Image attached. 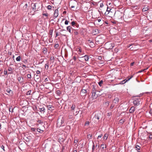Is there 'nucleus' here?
<instances>
[{"mask_svg": "<svg viewBox=\"0 0 152 152\" xmlns=\"http://www.w3.org/2000/svg\"><path fill=\"white\" fill-rule=\"evenodd\" d=\"M42 4L41 3H36L31 4V6L33 11L35 10H37V11L40 10L42 8Z\"/></svg>", "mask_w": 152, "mask_h": 152, "instance_id": "nucleus-1", "label": "nucleus"}, {"mask_svg": "<svg viewBox=\"0 0 152 152\" xmlns=\"http://www.w3.org/2000/svg\"><path fill=\"white\" fill-rule=\"evenodd\" d=\"M64 119L61 116L59 117L57 120V125L58 127L63 126L65 125L64 123Z\"/></svg>", "mask_w": 152, "mask_h": 152, "instance_id": "nucleus-2", "label": "nucleus"}, {"mask_svg": "<svg viewBox=\"0 0 152 152\" xmlns=\"http://www.w3.org/2000/svg\"><path fill=\"white\" fill-rule=\"evenodd\" d=\"M54 107L52 105V103H50L48 105V113H53L54 112Z\"/></svg>", "mask_w": 152, "mask_h": 152, "instance_id": "nucleus-3", "label": "nucleus"}, {"mask_svg": "<svg viewBox=\"0 0 152 152\" xmlns=\"http://www.w3.org/2000/svg\"><path fill=\"white\" fill-rule=\"evenodd\" d=\"M96 42L99 44H102L104 42V40L99 36L96 38Z\"/></svg>", "mask_w": 152, "mask_h": 152, "instance_id": "nucleus-4", "label": "nucleus"}, {"mask_svg": "<svg viewBox=\"0 0 152 152\" xmlns=\"http://www.w3.org/2000/svg\"><path fill=\"white\" fill-rule=\"evenodd\" d=\"M30 4L28 3H25V5L23 6L22 10L25 12L28 11V9L29 7Z\"/></svg>", "mask_w": 152, "mask_h": 152, "instance_id": "nucleus-5", "label": "nucleus"}, {"mask_svg": "<svg viewBox=\"0 0 152 152\" xmlns=\"http://www.w3.org/2000/svg\"><path fill=\"white\" fill-rule=\"evenodd\" d=\"M140 99H136L133 101L134 104L135 106H138L140 104Z\"/></svg>", "mask_w": 152, "mask_h": 152, "instance_id": "nucleus-6", "label": "nucleus"}, {"mask_svg": "<svg viewBox=\"0 0 152 152\" xmlns=\"http://www.w3.org/2000/svg\"><path fill=\"white\" fill-rule=\"evenodd\" d=\"M133 77V76H132L131 77H128L126 79H124L123 80V81H121L120 83V84H123L125 83L127 81L131 79L132 77Z\"/></svg>", "mask_w": 152, "mask_h": 152, "instance_id": "nucleus-7", "label": "nucleus"}, {"mask_svg": "<svg viewBox=\"0 0 152 152\" xmlns=\"http://www.w3.org/2000/svg\"><path fill=\"white\" fill-rule=\"evenodd\" d=\"M119 101V99L118 97L115 98L113 102V103L115 104H117Z\"/></svg>", "mask_w": 152, "mask_h": 152, "instance_id": "nucleus-8", "label": "nucleus"}, {"mask_svg": "<svg viewBox=\"0 0 152 152\" xmlns=\"http://www.w3.org/2000/svg\"><path fill=\"white\" fill-rule=\"evenodd\" d=\"M96 92H92V98L93 99H96V98L98 96L97 94H96Z\"/></svg>", "mask_w": 152, "mask_h": 152, "instance_id": "nucleus-9", "label": "nucleus"}, {"mask_svg": "<svg viewBox=\"0 0 152 152\" xmlns=\"http://www.w3.org/2000/svg\"><path fill=\"white\" fill-rule=\"evenodd\" d=\"M54 18H55L57 17L58 15V10H56L54 12Z\"/></svg>", "mask_w": 152, "mask_h": 152, "instance_id": "nucleus-10", "label": "nucleus"}, {"mask_svg": "<svg viewBox=\"0 0 152 152\" xmlns=\"http://www.w3.org/2000/svg\"><path fill=\"white\" fill-rule=\"evenodd\" d=\"M71 24L72 26L73 27H75V26H76L77 28H78V25L75 22L73 21L71 23Z\"/></svg>", "mask_w": 152, "mask_h": 152, "instance_id": "nucleus-11", "label": "nucleus"}, {"mask_svg": "<svg viewBox=\"0 0 152 152\" xmlns=\"http://www.w3.org/2000/svg\"><path fill=\"white\" fill-rule=\"evenodd\" d=\"M108 49H113V47H114V45L112 43H110L108 45Z\"/></svg>", "mask_w": 152, "mask_h": 152, "instance_id": "nucleus-12", "label": "nucleus"}, {"mask_svg": "<svg viewBox=\"0 0 152 152\" xmlns=\"http://www.w3.org/2000/svg\"><path fill=\"white\" fill-rule=\"evenodd\" d=\"M135 110V108L134 107H132L130 109L129 111L130 113H133Z\"/></svg>", "mask_w": 152, "mask_h": 152, "instance_id": "nucleus-13", "label": "nucleus"}, {"mask_svg": "<svg viewBox=\"0 0 152 152\" xmlns=\"http://www.w3.org/2000/svg\"><path fill=\"white\" fill-rule=\"evenodd\" d=\"M72 29L73 30L74 29V28H72V27L70 26H67L66 28L67 30L68 31L69 33H71V29Z\"/></svg>", "mask_w": 152, "mask_h": 152, "instance_id": "nucleus-14", "label": "nucleus"}, {"mask_svg": "<svg viewBox=\"0 0 152 152\" xmlns=\"http://www.w3.org/2000/svg\"><path fill=\"white\" fill-rule=\"evenodd\" d=\"M40 77V76L38 75H34V78L35 79H36V80H35L36 81H38Z\"/></svg>", "mask_w": 152, "mask_h": 152, "instance_id": "nucleus-15", "label": "nucleus"}, {"mask_svg": "<svg viewBox=\"0 0 152 152\" xmlns=\"http://www.w3.org/2000/svg\"><path fill=\"white\" fill-rule=\"evenodd\" d=\"M82 58H83L86 61H88L89 59V57L87 55H85L83 56Z\"/></svg>", "mask_w": 152, "mask_h": 152, "instance_id": "nucleus-16", "label": "nucleus"}, {"mask_svg": "<svg viewBox=\"0 0 152 152\" xmlns=\"http://www.w3.org/2000/svg\"><path fill=\"white\" fill-rule=\"evenodd\" d=\"M135 148L136 150L137 151V152H140V151H138V150H140V147L138 145H135Z\"/></svg>", "mask_w": 152, "mask_h": 152, "instance_id": "nucleus-17", "label": "nucleus"}, {"mask_svg": "<svg viewBox=\"0 0 152 152\" xmlns=\"http://www.w3.org/2000/svg\"><path fill=\"white\" fill-rule=\"evenodd\" d=\"M108 134L107 133H106L104 135V140H106L107 139L108 137Z\"/></svg>", "mask_w": 152, "mask_h": 152, "instance_id": "nucleus-18", "label": "nucleus"}, {"mask_svg": "<svg viewBox=\"0 0 152 152\" xmlns=\"http://www.w3.org/2000/svg\"><path fill=\"white\" fill-rule=\"evenodd\" d=\"M9 110L10 112H11L12 113L13 112V109L12 108V106H10L9 108Z\"/></svg>", "mask_w": 152, "mask_h": 152, "instance_id": "nucleus-19", "label": "nucleus"}, {"mask_svg": "<svg viewBox=\"0 0 152 152\" xmlns=\"http://www.w3.org/2000/svg\"><path fill=\"white\" fill-rule=\"evenodd\" d=\"M6 91L7 93H11L12 94L13 93V91L9 88H7L6 90Z\"/></svg>", "mask_w": 152, "mask_h": 152, "instance_id": "nucleus-20", "label": "nucleus"}, {"mask_svg": "<svg viewBox=\"0 0 152 152\" xmlns=\"http://www.w3.org/2000/svg\"><path fill=\"white\" fill-rule=\"evenodd\" d=\"M54 57L53 56H51L50 58V61L51 63H53L54 61Z\"/></svg>", "mask_w": 152, "mask_h": 152, "instance_id": "nucleus-21", "label": "nucleus"}, {"mask_svg": "<svg viewBox=\"0 0 152 152\" xmlns=\"http://www.w3.org/2000/svg\"><path fill=\"white\" fill-rule=\"evenodd\" d=\"M42 51L44 54H46L47 51V48H44Z\"/></svg>", "mask_w": 152, "mask_h": 152, "instance_id": "nucleus-22", "label": "nucleus"}, {"mask_svg": "<svg viewBox=\"0 0 152 152\" xmlns=\"http://www.w3.org/2000/svg\"><path fill=\"white\" fill-rule=\"evenodd\" d=\"M94 118L95 120L97 119V120H98L99 119V118L97 114H95L94 116Z\"/></svg>", "mask_w": 152, "mask_h": 152, "instance_id": "nucleus-23", "label": "nucleus"}, {"mask_svg": "<svg viewBox=\"0 0 152 152\" xmlns=\"http://www.w3.org/2000/svg\"><path fill=\"white\" fill-rule=\"evenodd\" d=\"M8 70L9 71L11 72L10 73V74H11L12 73V67H9L8 68Z\"/></svg>", "mask_w": 152, "mask_h": 152, "instance_id": "nucleus-24", "label": "nucleus"}, {"mask_svg": "<svg viewBox=\"0 0 152 152\" xmlns=\"http://www.w3.org/2000/svg\"><path fill=\"white\" fill-rule=\"evenodd\" d=\"M75 108V104H73L71 107V109L72 110H74Z\"/></svg>", "mask_w": 152, "mask_h": 152, "instance_id": "nucleus-25", "label": "nucleus"}, {"mask_svg": "<svg viewBox=\"0 0 152 152\" xmlns=\"http://www.w3.org/2000/svg\"><path fill=\"white\" fill-rule=\"evenodd\" d=\"M48 81V79H47V78H46L45 79V81H44L43 83V84H44V86H45V85H47V83L46 82V81Z\"/></svg>", "mask_w": 152, "mask_h": 152, "instance_id": "nucleus-26", "label": "nucleus"}, {"mask_svg": "<svg viewBox=\"0 0 152 152\" xmlns=\"http://www.w3.org/2000/svg\"><path fill=\"white\" fill-rule=\"evenodd\" d=\"M31 130L32 132H36L37 131V129H35L34 128H31Z\"/></svg>", "mask_w": 152, "mask_h": 152, "instance_id": "nucleus-27", "label": "nucleus"}, {"mask_svg": "<svg viewBox=\"0 0 152 152\" xmlns=\"http://www.w3.org/2000/svg\"><path fill=\"white\" fill-rule=\"evenodd\" d=\"M16 60L18 61H20V57L19 56L17 57L16 58Z\"/></svg>", "mask_w": 152, "mask_h": 152, "instance_id": "nucleus-28", "label": "nucleus"}, {"mask_svg": "<svg viewBox=\"0 0 152 152\" xmlns=\"http://www.w3.org/2000/svg\"><path fill=\"white\" fill-rule=\"evenodd\" d=\"M73 30H74V31H73V34L75 35H77L78 34V32L75 31V30H77V29L74 28Z\"/></svg>", "mask_w": 152, "mask_h": 152, "instance_id": "nucleus-29", "label": "nucleus"}, {"mask_svg": "<svg viewBox=\"0 0 152 152\" xmlns=\"http://www.w3.org/2000/svg\"><path fill=\"white\" fill-rule=\"evenodd\" d=\"M95 148V146L94 144V143H93V145L92 147V152H94Z\"/></svg>", "mask_w": 152, "mask_h": 152, "instance_id": "nucleus-30", "label": "nucleus"}, {"mask_svg": "<svg viewBox=\"0 0 152 152\" xmlns=\"http://www.w3.org/2000/svg\"><path fill=\"white\" fill-rule=\"evenodd\" d=\"M93 86V87L92 88V92H96V89H95V87L94 86Z\"/></svg>", "mask_w": 152, "mask_h": 152, "instance_id": "nucleus-31", "label": "nucleus"}, {"mask_svg": "<svg viewBox=\"0 0 152 152\" xmlns=\"http://www.w3.org/2000/svg\"><path fill=\"white\" fill-rule=\"evenodd\" d=\"M148 8H144L142 9V10L143 12H145L147 11L148 10Z\"/></svg>", "mask_w": 152, "mask_h": 152, "instance_id": "nucleus-32", "label": "nucleus"}, {"mask_svg": "<svg viewBox=\"0 0 152 152\" xmlns=\"http://www.w3.org/2000/svg\"><path fill=\"white\" fill-rule=\"evenodd\" d=\"M31 90H29L28 91H27V92L26 93V94L27 95H30L31 94Z\"/></svg>", "mask_w": 152, "mask_h": 152, "instance_id": "nucleus-33", "label": "nucleus"}, {"mask_svg": "<svg viewBox=\"0 0 152 152\" xmlns=\"http://www.w3.org/2000/svg\"><path fill=\"white\" fill-rule=\"evenodd\" d=\"M96 58H97L99 60H101L102 59V58L101 56H97Z\"/></svg>", "mask_w": 152, "mask_h": 152, "instance_id": "nucleus-34", "label": "nucleus"}, {"mask_svg": "<svg viewBox=\"0 0 152 152\" xmlns=\"http://www.w3.org/2000/svg\"><path fill=\"white\" fill-rule=\"evenodd\" d=\"M103 81L102 80H101L99 83V86H101L102 84L103 83Z\"/></svg>", "mask_w": 152, "mask_h": 152, "instance_id": "nucleus-35", "label": "nucleus"}, {"mask_svg": "<svg viewBox=\"0 0 152 152\" xmlns=\"http://www.w3.org/2000/svg\"><path fill=\"white\" fill-rule=\"evenodd\" d=\"M78 142V141L77 140H75L74 141V143H76V144H75V146H77V145H77V143Z\"/></svg>", "mask_w": 152, "mask_h": 152, "instance_id": "nucleus-36", "label": "nucleus"}, {"mask_svg": "<svg viewBox=\"0 0 152 152\" xmlns=\"http://www.w3.org/2000/svg\"><path fill=\"white\" fill-rule=\"evenodd\" d=\"M101 147H102V149H104V148H106V145H104L103 144H102L101 145Z\"/></svg>", "mask_w": 152, "mask_h": 152, "instance_id": "nucleus-37", "label": "nucleus"}, {"mask_svg": "<svg viewBox=\"0 0 152 152\" xmlns=\"http://www.w3.org/2000/svg\"><path fill=\"white\" fill-rule=\"evenodd\" d=\"M53 29H52L50 30V31H49V33H50V35H52V33H53Z\"/></svg>", "mask_w": 152, "mask_h": 152, "instance_id": "nucleus-38", "label": "nucleus"}, {"mask_svg": "<svg viewBox=\"0 0 152 152\" xmlns=\"http://www.w3.org/2000/svg\"><path fill=\"white\" fill-rule=\"evenodd\" d=\"M27 77L28 78L30 79L31 78V74H28L27 75Z\"/></svg>", "mask_w": 152, "mask_h": 152, "instance_id": "nucleus-39", "label": "nucleus"}, {"mask_svg": "<svg viewBox=\"0 0 152 152\" xmlns=\"http://www.w3.org/2000/svg\"><path fill=\"white\" fill-rule=\"evenodd\" d=\"M82 92L83 93H86L87 92V91L86 90L83 89L82 90Z\"/></svg>", "mask_w": 152, "mask_h": 152, "instance_id": "nucleus-40", "label": "nucleus"}, {"mask_svg": "<svg viewBox=\"0 0 152 152\" xmlns=\"http://www.w3.org/2000/svg\"><path fill=\"white\" fill-rule=\"evenodd\" d=\"M89 122L88 121H86L85 124V126H88L89 125Z\"/></svg>", "mask_w": 152, "mask_h": 152, "instance_id": "nucleus-41", "label": "nucleus"}, {"mask_svg": "<svg viewBox=\"0 0 152 152\" xmlns=\"http://www.w3.org/2000/svg\"><path fill=\"white\" fill-rule=\"evenodd\" d=\"M92 136V134H88L87 136V138L90 139L91 138Z\"/></svg>", "mask_w": 152, "mask_h": 152, "instance_id": "nucleus-42", "label": "nucleus"}, {"mask_svg": "<svg viewBox=\"0 0 152 152\" xmlns=\"http://www.w3.org/2000/svg\"><path fill=\"white\" fill-rule=\"evenodd\" d=\"M45 109L44 107H42L41 108L39 109L40 111L41 112L42 111H44V110H45Z\"/></svg>", "mask_w": 152, "mask_h": 152, "instance_id": "nucleus-43", "label": "nucleus"}, {"mask_svg": "<svg viewBox=\"0 0 152 152\" xmlns=\"http://www.w3.org/2000/svg\"><path fill=\"white\" fill-rule=\"evenodd\" d=\"M115 105V104H114L113 103L111 105L110 107V109H113V107H114V106Z\"/></svg>", "mask_w": 152, "mask_h": 152, "instance_id": "nucleus-44", "label": "nucleus"}, {"mask_svg": "<svg viewBox=\"0 0 152 152\" xmlns=\"http://www.w3.org/2000/svg\"><path fill=\"white\" fill-rule=\"evenodd\" d=\"M69 23V21L66 20L65 21L64 23L65 25H67Z\"/></svg>", "mask_w": 152, "mask_h": 152, "instance_id": "nucleus-45", "label": "nucleus"}, {"mask_svg": "<svg viewBox=\"0 0 152 152\" xmlns=\"http://www.w3.org/2000/svg\"><path fill=\"white\" fill-rule=\"evenodd\" d=\"M37 131L39 132H41L40 131H42V132H43V131L41 130L40 129H37Z\"/></svg>", "mask_w": 152, "mask_h": 152, "instance_id": "nucleus-46", "label": "nucleus"}, {"mask_svg": "<svg viewBox=\"0 0 152 152\" xmlns=\"http://www.w3.org/2000/svg\"><path fill=\"white\" fill-rule=\"evenodd\" d=\"M21 78L22 79H23L22 77H18V81H20L21 80Z\"/></svg>", "mask_w": 152, "mask_h": 152, "instance_id": "nucleus-47", "label": "nucleus"}, {"mask_svg": "<svg viewBox=\"0 0 152 152\" xmlns=\"http://www.w3.org/2000/svg\"><path fill=\"white\" fill-rule=\"evenodd\" d=\"M42 15H45L46 17H48V13H43L42 14Z\"/></svg>", "mask_w": 152, "mask_h": 152, "instance_id": "nucleus-48", "label": "nucleus"}, {"mask_svg": "<svg viewBox=\"0 0 152 152\" xmlns=\"http://www.w3.org/2000/svg\"><path fill=\"white\" fill-rule=\"evenodd\" d=\"M124 122V121L123 120H121L119 121V123L121 124H123Z\"/></svg>", "mask_w": 152, "mask_h": 152, "instance_id": "nucleus-49", "label": "nucleus"}, {"mask_svg": "<svg viewBox=\"0 0 152 152\" xmlns=\"http://www.w3.org/2000/svg\"><path fill=\"white\" fill-rule=\"evenodd\" d=\"M58 44H56L55 45H54V47L56 48H57L58 47Z\"/></svg>", "mask_w": 152, "mask_h": 152, "instance_id": "nucleus-50", "label": "nucleus"}, {"mask_svg": "<svg viewBox=\"0 0 152 152\" xmlns=\"http://www.w3.org/2000/svg\"><path fill=\"white\" fill-rule=\"evenodd\" d=\"M1 148L4 151H5V150H4V146L3 145H2L1 146Z\"/></svg>", "mask_w": 152, "mask_h": 152, "instance_id": "nucleus-51", "label": "nucleus"}, {"mask_svg": "<svg viewBox=\"0 0 152 152\" xmlns=\"http://www.w3.org/2000/svg\"><path fill=\"white\" fill-rule=\"evenodd\" d=\"M112 115L111 113H107V116H110Z\"/></svg>", "mask_w": 152, "mask_h": 152, "instance_id": "nucleus-52", "label": "nucleus"}, {"mask_svg": "<svg viewBox=\"0 0 152 152\" xmlns=\"http://www.w3.org/2000/svg\"><path fill=\"white\" fill-rule=\"evenodd\" d=\"M52 7L50 5H48V10L51 9Z\"/></svg>", "mask_w": 152, "mask_h": 152, "instance_id": "nucleus-53", "label": "nucleus"}, {"mask_svg": "<svg viewBox=\"0 0 152 152\" xmlns=\"http://www.w3.org/2000/svg\"><path fill=\"white\" fill-rule=\"evenodd\" d=\"M36 73L37 74H39L40 73V72L39 70H37L36 71Z\"/></svg>", "mask_w": 152, "mask_h": 152, "instance_id": "nucleus-54", "label": "nucleus"}, {"mask_svg": "<svg viewBox=\"0 0 152 152\" xmlns=\"http://www.w3.org/2000/svg\"><path fill=\"white\" fill-rule=\"evenodd\" d=\"M4 75H7V71L6 70V71L4 70Z\"/></svg>", "mask_w": 152, "mask_h": 152, "instance_id": "nucleus-55", "label": "nucleus"}, {"mask_svg": "<svg viewBox=\"0 0 152 152\" xmlns=\"http://www.w3.org/2000/svg\"><path fill=\"white\" fill-rule=\"evenodd\" d=\"M102 136V134H101L100 135H99L98 137V138H101Z\"/></svg>", "mask_w": 152, "mask_h": 152, "instance_id": "nucleus-56", "label": "nucleus"}, {"mask_svg": "<svg viewBox=\"0 0 152 152\" xmlns=\"http://www.w3.org/2000/svg\"><path fill=\"white\" fill-rule=\"evenodd\" d=\"M110 8H109L107 7V12H109V11H110Z\"/></svg>", "mask_w": 152, "mask_h": 152, "instance_id": "nucleus-57", "label": "nucleus"}, {"mask_svg": "<svg viewBox=\"0 0 152 152\" xmlns=\"http://www.w3.org/2000/svg\"><path fill=\"white\" fill-rule=\"evenodd\" d=\"M60 93V92L59 91H57V94H59Z\"/></svg>", "mask_w": 152, "mask_h": 152, "instance_id": "nucleus-58", "label": "nucleus"}, {"mask_svg": "<svg viewBox=\"0 0 152 152\" xmlns=\"http://www.w3.org/2000/svg\"><path fill=\"white\" fill-rule=\"evenodd\" d=\"M73 59L74 61H76L77 59L76 57H75V56H73Z\"/></svg>", "mask_w": 152, "mask_h": 152, "instance_id": "nucleus-59", "label": "nucleus"}, {"mask_svg": "<svg viewBox=\"0 0 152 152\" xmlns=\"http://www.w3.org/2000/svg\"><path fill=\"white\" fill-rule=\"evenodd\" d=\"M134 64V62H132L130 64V66H132Z\"/></svg>", "mask_w": 152, "mask_h": 152, "instance_id": "nucleus-60", "label": "nucleus"}, {"mask_svg": "<svg viewBox=\"0 0 152 152\" xmlns=\"http://www.w3.org/2000/svg\"><path fill=\"white\" fill-rule=\"evenodd\" d=\"M149 113L151 114L152 115V110H151L149 112Z\"/></svg>", "mask_w": 152, "mask_h": 152, "instance_id": "nucleus-61", "label": "nucleus"}, {"mask_svg": "<svg viewBox=\"0 0 152 152\" xmlns=\"http://www.w3.org/2000/svg\"><path fill=\"white\" fill-rule=\"evenodd\" d=\"M37 122L38 123H40L41 122V120H38L37 121Z\"/></svg>", "mask_w": 152, "mask_h": 152, "instance_id": "nucleus-62", "label": "nucleus"}, {"mask_svg": "<svg viewBox=\"0 0 152 152\" xmlns=\"http://www.w3.org/2000/svg\"><path fill=\"white\" fill-rule=\"evenodd\" d=\"M90 43H92L93 44H94V42L93 41H90Z\"/></svg>", "mask_w": 152, "mask_h": 152, "instance_id": "nucleus-63", "label": "nucleus"}, {"mask_svg": "<svg viewBox=\"0 0 152 152\" xmlns=\"http://www.w3.org/2000/svg\"><path fill=\"white\" fill-rule=\"evenodd\" d=\"M22 66L23 67H25V68L26 67V66L25 65L23 64V65H22Z\"/></svg>", "mask_w": 152, "mask_h": 152, "instance_id": "nucleus-64", "label": "nucleus"}]
</instances>
